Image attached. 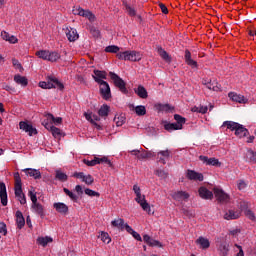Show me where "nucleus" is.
<instances>
[{"instance_id":"61","label":"nucleus","mask_w":256,"mask_h":256,"mask_svg":"<svg viewBox=\"0 0 256 256\" xmlns=\"http://www.w3.org/2000/svg\"><path fill=\"white\" fill-rule=\"evenodd\" d=\"M28 196L30 197L31 201H32V205L37 203V194H35L33 191H29L28 192Z\"/></svg>"},{"instance_id":"10","label":"nucleus","mask_w":256,"mask_h":256,"mask_svg":"<svg viewBox=\"0 0 256 256\" xmlns=\"http://www.w3.org/2000/svg\"><path fill=\"white\" fill-rule=\"evenodd\" d=\"M199 160L202 161L205 165H212V167H219L221 165V162H219V159L216 158H209L207 156L200 155Z\"/></svg>"},{"instance_id":"23","label":"nucleus","mask_w":256,"mask_h":256,"mask_svg":"<svg viewBox=\"0 0 256 256\" xmlns=\"http://www.w3.org/2000/svg\"><path fill=\"white\" fill-rule=\"evenodd\" d=\"M16 224L18 229H23V227H25V217H23L22 211H16Z\"/></svg>"},{"instance_id":"22","label":"nucleus","mask_w":256,"mask_h":256,"mask_svg":"<svg viewBox=\"0 0 256 256\" xmlns=\"http://www.w3.org/2000/svg\"><path fill=\"white\" fill-rule=\"evenodd\" d=\"M31 209L40 217H45V209L43 208V205H41L40 203L36 202L32 204Z\"/></svg>"},{"instance_id":"53","label":"nucleus","mask_w":256,"mask_h":256,"mask_svg":"<svg viewBox=\"0 0 256 256\" xmlns=\"http://www.w3.org/2000/svg\"><path fill=\"white\" fill-rule=\"evenodd\" d=\"M63 191L68 197H70V199H72V201H77V199H79V196L71 192L69 189L64 188Z\"/></svg>"},{"instance_id":"36","label":"nucleus","mask_w":256,"mask_h":256,"mask_svg":"<svg viewBox=\"0 0 256 256\" xmlns=\"http://www.w3.org/2000/svg\"><path fill=\"white\" fill-rule=\"evenodd\" d=\"M37 243H38V245H41L42 247H47V245H49V243H53V238H51L49 236L39 237L37 239Z\"/></svg>"},{"instance_id":"54","label":"nucleus","mask_w":256,"mask_h":256,"mask_svg":"<svg viewBox=\"0 0 256 256\" xmlns=\"http://www.w3.org/2000/svg\"><path fill=\"white\" fill-rule=\"evenodd\" d=\"M97 163H98L97 157H94L93 160H87V159L83 160V164L87 165L88 167H95V165H98Z\"/></svg>"},{"instance_id":"6","label":"nucleus","mask_w":256,"mask_h":256,"mask_svg":"<svg viewBox=\"0 0 256 256\" xmlns=\"http://www.w3.org/2000/svg\"><path fill=\"white\" fill-rule=\"evenodd\" d=\"M74 15H79L80 17H85L90 23H95V14L90 10H85L81 6H76L73 10Z\"/></svg>"},{"instance_id":"12","label":"nucleus","mask_w":256,"mask_h":256,"mask_svg":"<svg viewBox=\"0 0 256 256\" xmlns=\"http://www.w3.org/2000/svg\"><path fill=\"white\" fill-rule=\"evenodd\" d=\"M184 59H185L186 65H189V67H191L192 69H198L199 64H197V61L191 58V51L185 50Z\"/></svg>"},{"instance_id":"50","label":"nucleus","mask_w":256,"mask_h":256,"mask_svg":"<svg viewBox=\"0 0 256 256\" xmlns=\"http://www.w3.org/2000/svg\"><path fill=\"white\" fill-rule=\"evenodd\" d=\"M114 122L116 124V127H122L125 124V116H116L114 118Z\"/></svg>"},{"instance_id":"11","label":"nucleus","mask_w":256,"mask_h":256,"mask_svg":"<svg viewBox=\"0 0 256 256\" xmlns=\"http://www.w3.org/2000/svg\"><path fill=\"white\" fill-rule=\"evenodd\" d=\"M0 201L3 207H7V186L4 184V182H0Z\"/></svg>"},{"instance_id":"9","label":"nucleus","mask_w":256,"mask_h":256,"mask_svg":"<svg viewBox=\"0 0 256 256\" xmlns=\"http://www.w3.org/2000/svg\"><path fill=\"white\" fill-rule=\"evenodd\" d=\"M214 195L219 203H229V194L225 193L223 189L214 188Z\"/></svg>"},{"instance_id":"28","label":"nucleus","mask_w":256,"mask_h":256,"mask_svg":"<svg viewBox=\"0 0 256 256\" xmlns=\"http://www.w3.org/2000/svg\"><path fill=\"white\" fill-rule=\"evenodd\" d=\"M155 109L156 111H158V113H169V111H171L173 109V107H171V105L169 104H155Z\"/></svg>"},{"instance_id":"33","label":"nucleus","mask_w":256,"mask_h":256,"mask_svg":"<svg viewBox=\"0 0 256 256\" xmlns=\"http://www.w3.org/2000/svg\"><path fill=\"white\" fill-rule=\"evenodd\" d=\"M164 129H165V131H168L169 133H171L173 131H180L182 128L179 127V125L176 123L166 122L164 124Z\"/></svg>"},{"instance_id":"8","label":"nucleus","mask_w":256,"mask_h":256,"mask_svg":"<svg viewBox=\"0 0 256 256\" xmlns=\"http://www.w3.org/2000/svg\"><path fill=\"white\" fill-rule=\"evenodd\" d=\"M19 127L22 131H25V133H28L30 137H33V135H37V128H34L33 125L25 121H21L19 123Z\"/></svg>"},{"instance_id":"2","label":"nucleus","mask_w":256,"mask_h":256,"mask_svg":"<svg viewBox=\"0 0 256 256\" xmlns=\"http://www.w3.org/2000/svg\"><path fill=\"white\" fill-rule=\"evenodd\" d=\"M15 179V186H14V193L17 201H19L20 205H27V198L25 197V193H23L22 183H21V176L19 172L14 173Z\"/></svg>"},{"instance_id":"51","label":"nucleus","mask_w":256,"mask_h":256,"mask_svg":"<svg viewBox=\"0 0 256 256\" xmlns=\"http://www.w3.org/2000/svg\"><path fill=\"white\" fill-rule=\"evenodd\" d=\"M84 116H85V119H87L92 125H95V127H97L98 129H101V126L93 120V114L84 113Z\"/></svg>"},{"instance_id":"37","label":"nucleus","mask_w":256,"mask_h":256,"mask_svg":"<svg viewBox=\"0 0 256 256\" xmlns=\"http://www.w3.org/2000/svg\"><path fill=\"white\" fill-rule=\"evenodd\" d=\"M55 179H57V181H60L61 183H65V181H67L69 179V177L63 171L56 170L55 171Z\"/></svg>"},{"instance_id":"43","label":"nucleus","mask_w":256,"mask_h":256,"mask_svg":"<svg viewBox=\"0 0 256 256\" xmlns=\"http://www.w3.org/2000/svg\"><path fill=\"white\" fill-rule=\"evenodd\" d=\"M174 119H175V121H176V125H178L180 128H182L183 129V125H185V123H186V119H185V117H183V116H181V115H179V114H175L174 115Z\"/></svg>"},{"instance_id":"20","label":"nucleus","mask_w":256,"mask_h":256,"mask_svg":"<svg viewBox=\"0 0 256 256\" xmlns=\"http://www.w3.org/2000/svg\"><path fill=\"white\" fill-rule=\"evenodd\" d=\"M198 193L201 199H213V192L203 186L199 188Z\"/></svg>"},{"instance_id":"46","label":"nucleus","mask_w":256,"mask_h":256,"mask_svg":"<svg viewBox=\"0 0 256 256\" xmlns=\"http://www.w3.org/2000/svg\"><path fill=\"white\" fill-rule=\"evenodd\" d=\"M98 239H101V241H103V243H106L107 245L111 243V237H109V233L107 232H101L98 236Z\"/></svg>"},{"instance_id":"18","label":"nucleus","mask_w":256,"mask_h":256,"mask_svg":"<svg viewBox=\"0 0 256 256\" xmlns=\"http://www.w3.org/2000/svg\"><path fill=\"white\" fill-rule=\"evenodd\" d=\"M66 37L70 43H73L79 39V33H77V29L75 28H68L66 31Z\"/></svg>"},{"instance_id":"21","label":"nucleus","mask_w":256,"mask_h":256,"mask_svg":"<svg viewBox=\"0 0 256 256\" xmlns=\"http://www.w3.org/2000/svg\"><path fill=\"white\" fill-rule=\"evenodd\" d=\"M228 97L234 101L235 103H247V100L245 99V96L237 94L235 92H230L228 94Z\"/></svg>"},{"instance_id":"7","label":"nucleus","mask_w":256,"mask_h":256,"mask_svg":"<svg viewBox=\"0 0 256 256\" xmlns=\"http://www.w3.org/2000/svg\"><path fill=\"white\" fill-rule=\"evenodd\" d=\"M98 85H100V95L105 101H109L111 99V87L109 83L104 80H97Z\"/></svg>"},{"instance_id":"26","label":"nucleus","mask_w":256,"mask_h":256,"mask_svg":"<svg viewBox=\"0 0 256 256\" xmlns=\"http://www.w3.org/2000/svg\"><path fill=\"white\" fill-rule=\"evenodd\" d=\"M130 108L134 109L138 117H143V115H147V109L143 105H139L135 107L133 104H130Z\"/></svg>"},{"instance_id":"3","label":"nucleus","mask_w":256,"mask_h":256,"mask_svg":"<svg viewBox=\"0 0 256 256\" xmlns=\"http://www.w3.org/2000/svg\"><path fill=\"white\" fill-rule=\"evenodd\" d=\"M39 87H41V89H59V91L65 89V85L54 76H48L46 82H39Z\"/></svg>"},{"instance_id":"52","label":"nucleus","mask_w":256,"mask_h":256,"mask_svg":"<svg viewBox=\"0 0 256 256\" xmlns=\"http://www.w3.org/2000/svg\"><path fill=\"white\" fill-rule=\"evenodd\" d=\"M140 207H142L143 211H147L148 215H151V213H153L151 211V206L147 203V200H145L144 202H140Z\"/></svg>"},{"instance_id":"59","label":"nucleus","mask_w":256,"mask_h":256,"mask_svg":"<svg viewBox=\"0 0 256 256\" xmlns=\"http://www.w3.org/2000/svg\"><path fill=\"white\" fill-rule=\"evenodd\" d=\"M90 33L96 38L100 35L99 29H97L95 26H90Z\"/></svg>"},{"instance_id":"14","label":"nucleus","mask_w":256,"mask_h":256,"mask_svg":"<svg viewBox=\"0 0 256 256\" xmlns=\"http://www.w3.org/2000/svg\"><path fill=\"white\" fill-rule=\"evenodd\" d=\"M158 163H162V165H165L167 161L165 159H169L171 157V151L169 150H162L156 154Z\"/></svg>"},{"instance_id":"44","label":"nucleus","mask_w":256,"mask_h":256,"mask_svg":"<svg viewBox=\"0 0 256 256\" xmlns=\"http://www.w3.org/2000/svg\"><path fill=\"white\" fill-rule=\"evenodd\" d=\"M96 161L98 165H101V163H105V165H108V167H113V163L107 156H103L102 158L96 157Z\"/></svg>"},{"instance_id":"38","label":"nucleus","mask_w":256,"mask_h":256,"mask_svg":"<svg viewBox=\"0 0 256 256\" xmlns=\"http://www.w3.org/2000/svg\"><path fill=\"white\" fill-rule=\"evenodd\" d=\"M246 161L248 163L256 164V152L251 150V149L247 150V152H246Z\"/></svg>"},{"instance_id":"45","label":"nucleus","mask_w":256,"mask_h":256,"mask_svg":"<svg viewBox=\"0 0 256 256\" xmlns=\"http://www.w3.org/2000/svg\"><path fill=\"white\" fill-rule=\"evenodd\" d=\"M37 57L44 61H49V50H40L36 52Z\"/></svg>"},{"instance_id":"1","label":"nucleus","mask_w":256,"mask_h":256,"mask_svg":"<svg viewBox=\"0 0 256 256\" xmlns=\"http://www.w3.org/2000/svg\"><path fill=\"white\" fill-rule=\"evenodd\" d=\"M222 127H227L230 131H235L236 137H239L240 139L241 137H247L249 134V130L245 128V126L234 121H225Z\"/></svg>"},{"instance_id":"24","label":"nucleus","mask_w":256,"mask_h":256,"mask_svg":"<svg viewBox=\"0 0 256 256\" xmlns=\"http://www.w3.org/2000/svg\"><path fill=\"white\" fill-rule=\"evenodd\" d=\"M172 197L173 199H175V201H187V199H189V193L178 191V192H175L172 195Z\"/></svg>"},{"instance_id":"62","label":"nucleus","mask_w":256,"mask_h":256,"mask_svg":"<svg viewBox=\"0 0 256 256\" xmlns=\"http://www.w3.org/2000/svg\"><path fill=\"white\" fill-rule=\"evenodd\" d=\"M245 215L246 217H249L251 221H255V214L253 211H251V209L245 210Z\"/></svg>"},{"instance_id":"15","label":"nucleus","mask_w":256,"mask_h":256,"mask_svg":"<svg viewBox=\"0 0 256 256\" xmlns=\"http://www.w3.org/2000/svg\"><path fill=\"white\" fill-rule=\"evenodd\" d=\"M53 207L61 215H67L69 213V207L63 202H56L53 204Z\"/></svg>"},{"instance_id":"55","label":"nucleus","mask_w":256,"mask_h":256,"mask_svg":"<svg viewBox=\"0 0 256 256\" xmlns=\"http://www.w3.org/2000/svg\"><path fill=\"white\" fill-rule=\"evenodd\" d=\"M85 195H88L89 197H100L99 192H96L95 190H91L89 188H86L84 190Z\"/></svg>"},{"instance_id":"47","label":"nucleus","mask_w":256,"mask_h":256,"mask_svg":"<svg viewBox=\"0 0 256 256\" xmlns=\"http://www.w3.org/2000/svg\"><path fill=\"white\" fill-rule=\"evenodd\" d=\"M58 59H61V54L58 52H49L48 55V61H51V63H55Z\"/></svg>"},{"instance_id":"32","label":"nucleus","mask_w":256,"mask_h":256,"mask_svg":"<svg viewBox=\"0 0 256 256\" xmlns=\"http://www.w3.org/2000/svg\"><path fill=\"white\" fill-rule=\"evenodd\" d=\"M157 52L160 55V57H162V59L164 61H166L167 63H171V56H169V53H167V51H165V49H163V47L158 46Z\"/></svg>"},{"instance_id":"58","label":"nucleus","mask_w":256,"mask_h":256,"mask_svg":"<svg viewBox=\"0 0 256 256\" xmlns=\"http://www.w3.org/2000/svg\"><path fill=\"white\" fill-rule=\"evenodd\" d=\"M155 175H157V177H160V179H167L168 177L167 172H165L164 170H156Z\"/></svg>"},{"instance_id":"16","label":"nucleus","mask_w":256,"mask_h":256,"mask_svg":"<svg viewBox=\"0 0 256 256\" xmlns=\"http://www.w3.org/2000/svg\"><path fill=\"white\" fill-rule=\"evenodd\" d=\"M202 83L207 87V89H210V91H221V85H219L215 80H203Z\"/></svg>"},{"instance_id":"29","label":"nucleus","mask_w":256,"mask_h":256,"mask_svg":"<svg viewBox=\"0 0 256 256\" xmlns=\"http://www.w3.org/2000/svg\"><path fill=\"white\" fill-rule=\"evenodd\" d=\"M94 81H103V79H107V72L101 70H94V75L92 76Z\"/></svg>"},{"instance_id":"30","label":"nucleus","mask_w":256,"mask_h":256,"mask_svg":"<svg viewBox=\"0 0 256 256\" xmlns=\"http://www.w3.org/2000/svg\"><path fill=\"white\" fill-rule=\"evenodd\" d=\"M14 81L17 83V85H21L22 87H27L29 85V81L27 80V77L21 76L19 74L14 76Z\"/></svg>"},{"instance_id":"5","label":"nucleus","mask_w":256,"mask_h":256,"mask_svg":"<svg viewBox=\"0 0 256 256\" xmlns=\"http://www.w3.org/2000/svg\"><path fill=\"white\" fill-rule=\"evenodd\" d=\"M109 77L113 80L115 87H118L121 93L126 94L128 92L123 78L119 77V75H117L115 72H109Z\"/></svg>"},{"instance_id":"4","label":"nucleus","mask_w":256,"mask_h":256,"mask_svg":"<svg viewBox=\"0 0 256 256\" xmlns=\"http://www.w3.org/2000/svg\"><path fill=\"white\" fill-rule=\"evenodd\" d=\"M116 57L120 61L137 62L141 59L142 55H141V52H137L135 50H132V51L127 50L124 52H119L118 54H116Z\"/></svg>"},{"instance_id":"40","label":"nucleus","mask_w":256,"mask_h":256,"mask_svg":"<svg viewBox=\"0 0 256 256\" xmlns=\"http://www.w3.org/2000/svg\"><path fill=\"white\" fill-rule=\"evenodd\" d=\"M112 227H117V229H121L123 231V229H125V220H123L122 218H118L114 221L111 222Z\"/></svg>"},{"instance_id":"19","label":"nucleus","mask_w":256,"mask_h":256,"mask_svg":"<svg viewBox=\"0 0 256 256\" xmlns=\"http://www.w3.org/2000/svg\"><path fill=\"white\" fill-rule=\"evenodd\" d=\"M196 245H200V249H209V247H211V242H209V239L200 236L197 240H196Z\"/></svg>"},{"instance_id":"64","label":"nucleus","mask_w":256,"mask_h":256,"mask_svg":"<svg viewBox=\"0 0 256 256\" xmlns=\"http://www.w3.org/2000/svg\"><path fill=\"white\" fill-rule=\"evenodd\" d=\"M247 187V183H245L243 180L238 181V189L239 191H243Z\"/></svg>"},{"instance_id":"42","label":"nucleus","mask_w":256,"mask_h":256,"mask_svg":"<svg viewBox=\"0 0 256 256\" xmlns=\"http://www.w3.org/2000/svg\"><path fill=\"white\" fill-rule=\"evenodd\" d=\"M46 119L50 120L52 123H54V125H61V123H63V118H56L55 116H53V114L50 113L46 115Z\"/></svg>"},{"instance_id":"49","label":"nucleus","mask_w":256,"mask_h":256,"mask_svg":"<svg viewBox=\"0 0 256 256\" xmlns=\"http://www.w3.org/2000/svg\"><path fill=\"white\" fill-rule=\"evenodd\" d=\"M50 131H51L53 137H55V139L61 138V129L54 126V127H50Z\"/></svg>"},{"instance_id":"63","label":"nucleus","mask_w":256,"mask_h":256,"mask_svg":"<svg viewBox=\"0 0 256 256\" xmlns=\"http://www.w3.org/2000/svg\"><path fill=\"white\" fill-rule=\"evenodd\" d=\"M133 191L136 195V197H140L142 194H141V187H139V185L135 184L133 186Z\"/></svg>"},{"instance_id":"60","label":"nucleus","mask_w":256,"mask_h":256,"mask_svg":"<svg viewBox=\"0 0 256 256\" xmlns=\"http://www.w3.org/2000/svg\"><path fill=\"white\" fill-rule=\"evenodd\" d=\"M0 233L4 236L7 235V224L4 222H0Z\"/></svg>"},{"instance_id":"39","label":"nucleus","mask_w":256,"mask_h":256,"mask_svg":"<svg viewBox=\"0 0 256 256\" xmlns=\"http://www.w3.org/2000/svg\"><path fill=\"white\" fill-rule=\"evenodd\" d=\"M110 107L107 104H104L98 110L99 117H108L109 116Z\"/></svg>"},{"instance_id":"17","label":"nucleus","mask_w":256,"mask_h":256,"mask_svg":"<svg viewBox=\"0 0 256 256\" xmlns=\"http://www.w3.org/2000/svg\"><path fill=\"white\" fill-rule=\"evenodd\" d=\"M186 177L190 181H203V175L195 170H188Z\"/></svg>"},{"instance_id":"27","label":"nucleus","mask_w":256,"mask_h":256,"mask_svg":"<svg viewBox=\"0 0 256 256\" xmlns=\"http://www.w3.org/2000/svg\"><path fill=\"white\" fill-rule=\"evenodd\" d=\"M1 38L4 40V41H8V43H12V44H15L17 43L18 39L17 37L9 34L8 32H5V31H2L1 32Z\"/></svg>"},{"instance_id":"34","label":"nucleus","mask_w":256,"mask_h":256,"mask_svg":"<svg viewBox=\"0 0 256 256\" xmlns=\"http://www.w3.org/2000/svg\"><path fill=\"white\" fill-rule=\"evenodd\" d=\"M136 95L140 97V99H147L149 97V94L147 93V89H145L143 86L139 85L137 89H135Z\"/></svg>"},{"instance_id":"25","label":"nucleus","mask_w":256,"mask_h":256,"mask_svg":"<svg viewBox=\"0 0 256 256\" xmlns=\"http://www.w3.org/2000/svg\"><path fill=\"white\" fill-rule=\"evenodd\" d=\"M26 175L33 177L34 179H41V172L37 169L26 168L23 170Z\"/></svg>"},{"instance_id":"57","label":"nucleus","mask_w":256,"mask_h":256,"mask_svg":"<svg viewBox=\"0 0 256 256\" xmlns=\"http://www.w3.org/2000/svg\"><path fill=\"white\" fill-rule=\"evenodd\" d=\"M94 181L95 179L93 178V176H91V174H88L84 177L83 183H85L86 185H93Z\"/></svg>"},{"instance_id":"31","label":"nucleus","mask_w":256,"mask_h":256,"mask_svg":"<svg viewBox=\"0 0 256 256\" xmlns=\"http://www.w3.org/2000/svg\"><path fill=\"white\" fill-rule=\"evenodd\" d=\"M239 217H241V213L234 210H229L224 215V219H226L227 221H231L233 219H239Z\"/></svg>"},{"instance_id":"13","label":"nucleus","mask_w":256,"mask_h":256,"mask_svg":"<svg viewBox=\"0 0 256 256\" xmlns=\"http://www.w3.org/2000/svg\"><path fill=\"white\" fill-rule=\"evenodd\" d=\"M143 241L144 243H147L149 247H159V248L163 247V244L159 240H155L147 234L143 235Z\"/></svg>"},{"instance_id":"41","label":"nucleus","mask_w":256,"mask_h":256,"mask_svg":"<svg viewBox=\"0 0 256 256\" xmlns=\"http://www.w3.org/2000/svg\"><path fill=\"white\" fill-rule=\"evenodd\" d=\"M218 251H220L222 256L229 255V244L227 242H223L220 244Z\"/></svg>"},{"instance_id":"35","label":"nucleus","mask_w":256,"mask_h":256,"mask_svg":"<svg viewBox=\"0 0 256 256\" xmlns=\"http://www.w3.org/2000/svg\"><path fill=\"white\" fill-rule=\"evenodd\" d=\"M125 229L127 233H130V235H132V237L136 239V241H143V238H141V235L137 233L135 230H133V228L129 226V224H125Z\"/></svg>"},{"instance_id":"56","label":"nucleus","mask_w":256,"mask_h":256,"mask_svg":"<svg viewBox=\"0 0 256 256\" xmlns=\"http://www.w3.org/2000/svg\"><path fill=\"white\" fill-rule=\"evenodd\" d=\"M125 7H126V11H127L128 15H130V17H135V15H137V11L135 10V8L129 6L128 4H126Z\"/></svg>"},{"instance_id":"48","label":"nucleus","mask_w":256,"mask_h":256,"mask_svg":"<svg viewBox=\"0 0 256 256\" xmlns=\"http://www.w3.org/2000/svg\"><path fill=\"white\" fill-rule=\"evenodd\" d=\"M121 48H119V46H116V45H110V46H107L105 48V52L106 53H119Z\"/></svg>"}]
</instances>
